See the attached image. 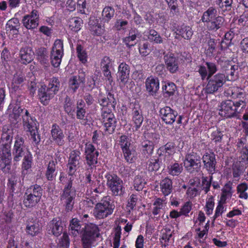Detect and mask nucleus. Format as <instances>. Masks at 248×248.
Instances as JSON below:
<instances>
[{"instance_id": "5701e85b", "label": "nucleus", "mask_w": 248, "mask_h": 248, "mask_svg": "<svg viewBox=\"0 0 248 248\" xmlns=\"http://www.w3.org/2000/svg\"><path fill=\"white\" fill-rule=\"evenodd\" d=\"M52 139L59 145L62 146L64 143V135L60 126L56 124H53L51 130Z\"/></svg>"}, {"instance_id": "aec40b11", "label": "nucleus", "mask_w": 248, "mask_h": 248, "mask_svg": "<svg viewBox=\"0 0 248 248\" xmlns=\"http://www.w3.org/2000/svg\"><path fill=\"white\" fill-rule=\"evenodd\" d=\"M34 53L31 47L29 46L22 47L19 52V62L23 64L31 63L34 58Z\"/></svg>"}, {"instance_id": "dca6fc26", "label": "nucleus", "mask_w": 248, "mask_h": 248, "mask_svg": "<svg viewBox=\"0 0 248 248\" xmlns=\"http://www.w3.org/2000/svg\"><path fill=\"white\" fill-rule=\"evenodd\" d=\"M65 227V222L60 218H55L50 221L47 225V229L49 234L59 236L63 231Z\"/></svg>"}, {"instance_id": "4c0bfd02", "label": "nucleus", "mask_w": 248, "mask_h": 248, "mask_svg": "<svg viewBox=\"0 0 248 248\" xmlns=\"http://www.w3.org/2000/svg\"><path fill=\"white\" fill-rule=\"evenodd\" d=\"M57 164L56 160H51L49 162L47 165L45 176L48 181H53L56 176V165Z\"/></svg>"}, {"instance_id": "58836bf2", "label": "nucleus", "mask_w": 248, "mask_h": 248, "mask_svg": "<svg viewBox=\"0 0 248 248\" xmlns=\"http://www.w3.org/2000/svg\"><path fill=\"white\" fill-rule=\"evenodd\" d=\"M38 60L42 64L46 65L48 63V53L46 48L41 47L36 52Z\"/></svg>"}, {"instance_id": "a878e982", "label": "nucleus", "mask_w": 248, "mask_h": 248, "mask_svg": "<svg viewBox=\"0 0 248 248\" xmlns=\"http://www.w3.org/2000/svg\"><path fill=\"white\" fill-rule=\"evenodd\" d=\"M224 70L226 74V78L231 81L237 78L238 74V66L237 65H232L228 62L224 63Z\"/></svg>"}, {"instance_id": "f257e3e1", "label": "nucleus", "mask_w": 248, "mask_h": 248, "mask_svg": "<svg viewBox=\"0 0 248 248\" xmlns=\"http://www.w3.org/2000/svg\"><path fill=\"white\" fill-rule=\"evenodd\" d=\"M60 83L58 78H53L47 86H42L38 90V96L44 106L48 105L59 90Z\"/></svg>"}, {"instance_id": "c756f323", "label": "nucleus", "mask_w": 248, "mask_h": 248, "mask_svg": "<svg viewBox=\"0 0 248 248\" xmlns=\"http://www.w3.org/2000/svg\"><path fill=\"white\" fill-rule=\"evenodd\" d=\"M132 120L134 122L136 129H139L143 121V117L142 113V110L140 107H135L132 112Z\"/></svg>"}, {"instance_id": "6e6552de", "label": "nucleus", "mask_w": 248, "mask_h": 248, "mask_svg": "<svg viewBox=\"0 0 248 248\" xmlns=\"http://www.w3.org/2000/svg\"><path fill=\"white\" fill-rule=\"evenodd\" d=\"M219 114L226 118H239L240 111L237 109L234 102L231 100L223 101L219 106Z\"/></svg>"}, {"instance_id": "5fc2aeb1", "label": "nucleus", "mask_w": 248, "mask_h": 248, "mask_svg": "<svg viewBox=\"0 0 248 248\" xmlns=\"http://www.w3.org/2000/svg\"><path fill=\"white\" fill-rule=\"evenodd\" d=\"M28 190H29V194L35 196L40 200H41L43 194V189L40 186L38 185L32 186Z\"/></svg>"}, {"instance_id": "680f3d73", "label": "nucleus", "mask_w": 248, "mask_h": 248, "mask_svg": "<svg viewBox=\"0 0 248 248\" xmlns=\"http://www.w3.org/2000/svg\"><path fill=\"white\" fill-rule=\"evenodd\" d=\"M202 189L205 193H207L210 190V187L211 185V181L213 179L212 176H210L209 179L207 177H202Z\"/></svg>"}, {"instance_id": "7ed1b4c3", "label": "nucleus", "mask_w": 248, "mask_h": 248, "mask_svg": "<svg viewBox=\"0 0 248 248\" xmlns=\"http://www.w3.org/2000/svg\"><path fill=\"white\" fill-rule=\"evenodd\" d=\"M107 180V186L114 196H122L125 193L122 179L116 174L108 172L105 176Z\"/></svg>"}, {"instance_id": "bf43d9fd", "label": "nucleus", "mask_w": 248, "mask_h": 248, "mask_svg": "<svg viewBox=\"0 0 248 248\" xmlns=\"http://www.w3.org/2000/svg\"><path fill=\"white\" fill-rule=\"evenodd\" d=\"M77 52L78 57L82 63H84L87 62V53L86 51L83 49V47L78 45L77 46Z\"/></svg>"}, {"instance_id": "c9c22d12", "label": "nucleus", "mask_w": 248, "mask_h": 248, "mask_svg": "<svg viewBox=\"0 0 248 248\" xmlns=\"http://www.w3.org/2000/svg\"><path fill=\"white\" fill-rule=\"evenodd\" d=\"M217 16V10L216 8L210 7L202 15L201 20L202 22L205 23V24L209 23Z\"/></svg>"}, {"instance_id": "f03ea898", "label": "nucleus", "mask_w": 248, "mask_h": 248, "mask_svg": "<svg viewBox=\"0 0 248 248\" xmlns=\"http://www.w3.org/2000/svg\"><path fill=\"white\" fill-rule=\"evenodd\" d=\"M115 208L114 201L109 196H106L100 202L96 204L93 209V215L97 219L105 218L113 213Z\"/></svg>"}, {"instance_id": "ea45409f", "label": "nucleus", "mask_w": 248, "mask_h": 248, "mask_svg": "<svg viewBox=\"0 0 248 248\" xmlns=\"http://www.w3.org/2000/svg\"><path fill=\"white\" fill-rule=\"evenodd\" d=\"M162 165V162L160 158H150L147 162V168L149 171L158 170Z\"/></svg>"}, {"instance_id": "774afa93", "label": "nucleus", "mask_w": 248, "mask_h": 248, "mask_svg": "<svg viewBox=\"0 0 248 248\" xmlns=\"http://www.w3.org/2000/svg\"><path fill=\"white\" fill-rule=\"evenodd\" d=\"M149 46L150 44L148 42L140 46L139 48L140 53L143 56L148 55L151 52Z\"/></svg>"}, {"instance_id": "393cba45", "label": "nucleus", "mask_w": 248, "mask_h": 248, "mask_svg": "<svg viewBox=\"0 0 248 248\" xmlns=\"http://www.w3.org/2000/svg\"><path fill=\"white\" fill-rule=\"evenodd\" d=\"M26 80L24 74L21 72H16L13 76L11 83V89L15 92L20 89L23 83Z\"/></svg>"}, {"instance_id": "603ef678", "label": "nucleus", "mask_w": 248, "mask_h": 248, "mask_svg": "<svg viewBox=\"0 0 248 248\" xmlns=\"http://www.w3.org/2000/svg\"><path fill=\"white\" fill-rule=\"evenodd\" d=\"M172 232L169 228H166L161 230L160 239L164 241V247L168 246L170 238L171 237Z\"/></svg>"}, {"instance_id": "2eb2a0df", "label": "nucleus", "mask_w": 248, "mask_h": 248, "mask_svg": "<svg viewBox=\"0 0 248 248\" xmlns=\"http://www.w3.org/2000/svg\"><path fill=\"white\" fill-rule=\"evenodd\" d=\"M203 168L210 174L216 172L217 161L215 154L213 152L206 153L202 156Z\"/></svg>"}, {"instance_id": "13d9d810", "label": "nucleus", "mask_w": 248, "mask_h": 248, "mask_svg": "<svg viewBox=\"0 0 248 248\" xmlns=\"http://www.w3.org/2000/svg\"><path fill=\"white\" fill-rule=\"evenodd\" d=\"M25 110L23 108H22L20 106L18 105H16L13 109V112L10 116L12 118L11 119H13L16 121H17L19 119L21 114L24 112Z\"/></svg>"}, {"instance_id": "338daca9", "label": "nucleus", "mask_w": 248, "mask_h": 248, "mask_svg": "<svg viewBox=\"0 0 248 248\" xmlns=\"http://www.w3.org/2000/svg\"><path fill=\"white\" fill-rule=\"evenodd\" d=\"M120 227H117L115 232V236L113 241V248H118L120 245V240L121 234Z\"/></svg>"}, {"instance_id": "6ab92c4d", "label": "nucleus", "mask_w": 248, "mask_h": 248, "mask_svg": "<svg viewBox=\"0 0 248 248\" xmlns=\"http://www.w3.org/2000/svg\"><path fill=\"white\" fill-rule=\"evenodd\" d=\"M130 73L129 66L125 62H122L118 66L117 78L120 84L124 86L128 82Z\"/></svg>"}, {"instance_id": "72a5a7b5", "label": "nucleus", "mask_w": 248, "mask_h": 248, "mask_svg": "<svg viewBox=\"0 0 248 248\" xmlns=\"http://www.w3.org/2000/svg\"><path fill=\"white\" fill-rule=\"evenodd\" d=\"M85 103L82 99H79L76 103V117L78 120H85L86 110Z\"/></svg>"}, {"instance_id": "c03bdc74", "label": "nucleus", "mask_w": 248, "mask_h": 248, "mask_svg": "<svg viewBox=\"0 0 248 248\" xmlns=\"http://www.w3.org/2000/svg\"><path fill=\"white\" fill-rule=\"evenodd\" d=\"M176 86L172 82L165 83L162 86V93L163 96L168 98L174 94L176 90Z\"/></svg>"}, {"instance_id": "f704fd0d", "label": "nucleus", "mask_w": 248, "mask_h": 248, "mask_svg": "<svg viewBox=\"0 0 248 248\" xmlns=\"http://www.w3.org/2000/svg\"><path fill=\"white\" fill-rule=\"evenodd\" d=\"M76 107H75V103L71 98L66 95L64 99L63 109L64 111L69 116H72L74 112L75 111Z\"/></svg>"}, {"instance_id": "a211bd4d", "label": "nucleus", "mask_w": 248, "mask_h": 248, "mask_svg": "<svg viewBox=\"0 0 248 248\" xmlns=\"http://www.w3.org/2000/svg\"><path fill=\"white\" fill-rule=\"evenodd\" d=\"M177 115L178 113L176 111L168 106L163 107L159 110L160 117L162 121L168 124H172L175 121Z\"/></svg>"}, {"instance_id": "0e129e2a", "label": "nucleus", "mask_w": 248, "mask_h": 248, "mask_svg": "<svg viewBox=\"0 0 248 248\" xmlns=\"http://www.w3.org/2000/svg\"><path fill=\"white\" fill-rule=\"evenodd\" d=\"M208 36V40L207 41L208 48L206 50V54L208 55H212L215 50L216 43L215 42V39L211 38L210 35Z\"/></svg>"}, {"instance_id": "ddd939ff", "label": "nucleus", "mask_w": 248, "mask_h": 248, "mask_svg": "<svg viewBox=\"0 0 248 248\" xmlns=\"http://www.w3.org/2000/svg\"><path fill=\"white\" fill-rule=\"evenodd\" d=\"M84 155L87 164L92 169L96 167L97 163V157L99 155L98 151L95 150L94 146L91 144H86L85 148Z\"/></svg>"}, {"instance_id": "09e8293b", "label": "nucleus", "mask_w": 248, "mask_h": 248, "mask_svg": "<svg viewBox=\"0 0 248 248\" xmlns=\"http://www.w3.org/2000/svg\"><path fill=\"white\" fill-rule=\"evenodd\" d=\"M114 9L110 6L105 7L102 12V21L104 22H108L113 17L114 15Z\"/></svg>"}, {"instance_id": "a19ab883", "label": "nucleus", "mask_w": 248, "mask_h": 248, "mask_svg": "<svg viewBox=\"0 0 248 248\" xmlns=\"http://www.w3.org/2000/svg\"><path fill=\"white\" fill-rule=\"evenodd\" d=\"M154 149V143L150 140L143 141L141 143V150L144 155L148 156L152 154Z\"/></svg>"}, {"instance_id": "37998d69", "label": "nucleus", "mask_w": 248, "mask_h": 248, "mask_svg": "<svg viewBox=\"0 0 248 248\" xmlns=\"http://www.w3.org/2000/svg\"><path fill=\"white\" fill-rule=\"evenodd\" d=\"M19 27L20 23L17 18H13L9 20L6 24V29H8L10 31H12L14 34L19 33Z\"/></svg>"}, {"instance_id": "f8f14e48", "label": "nucleus", "mask_w": 248, "mask_h": 248, "mask_svg": "<svg viewBox=\"0 0 248 248\" xmlns=\"http://www.w3.org/2000/svg\"><path fill=\"white\" fill-rule=\"evenodd\" d=\"M15 142L13 149V155L14 161H19L21 157L27 153V148L25 145V139L19 135L15 137Z\"/></svg>"}, {"instance_id": "69168bd1", "label": "nucleus", "mask_w": 248, "mask_h": 248, "mask_svg": "<svg viewBox=\"0 0 248 248\" xmlns=\"http://www.w3.org/2000/svg\"><path fill=\"white\" fill-rule=\"evenodd\" d=\"M29 132L30 133L31 139L34 142L35 144H39L41 141V138L40 135L39 134L38 132L37 128L36 127V128H35V129H32Z\"/></svg>"}, {"instance_id": "052dcab7", "label": "nucleus", "mask_w": 248, "mask_h": 248, "mask_svg": "<svg viewBox=\"0 0 248 248\" xmlns=\"http://www.w3.org/2000/svg\"><path fill=\"white\" fill-rule=\"evenodd\" d=\"M232 184L229 183L226 184L222 189V195H221V200L225 201L227 196L231 197L232 192Z\"/></svg>"}, {"instance_id": "9b49d317", "label": "nucleus", "mask_w": 248, "mask_h": 248, "mask_svg": "<svg viewBox=\"0 0 248 248\" xmlns=\"http://www.w3.org/2000/svg\"><path fill=\"white\" fill-rule=\"evenodd\" d=\"M101 117L105 131L109 134L113 133L117 124V120L114 114L109 109H103L102 111Z\"/></svg>"}, {"instance_id": "a18cd8bd", "label": "nucleus", "mask_w": 248, "mask_h": 248, "mask_svg": "<svg viewBox=\"0 0 248 248\" xmlns=\"http://www.w3.org/2000/svg\"><path fill=\"white\" fill-rule=\"evenodd\" d=\"M40 229L41 227L37 222H28L26 226V232L28 234L32 236L36 235L39 233Z\"/></svg>"}, {"instance_id": "9d476101", "label": "nucleus", "mask_w": 248, "mask_h": 248, "mask_svg": "<svg viewBox=\"0 0 248 248\" xmlns=\"http://www.w3.org/2000/svg\"><path fill=\"white\" fill-rule=\"evenodd\" d=\"M100 235L99 228L97 225L90 223L85 226L81 237L82 242L93 244L96 238Z\"/></svg>"}, {"instance_id": "8fccbe9b", "label": "nucleus", "mask_w": 248, "mask_h": 248, "mask_svg": "<svg viewBox=\"0 0 248 248\" xmlns=\"http://www.w3.org/2000/svg\"><path fill=\"white\" fill-rule=\"evenodd\" d=\"M168 172L172 176H178L183 170L182 164L177 162L170 164L168 167Z\"/></svg>"}, {"instance_id": "423d86ee", "label": "nucleus", "mask_w": 248, "mask_h": 248, "mask_svg": "<svg viewBox=\"0 0 248 248\" xmlns=\"http://www.w3.org/2000/svg\"><path fill=\"white\" fill-rule=\"evenodd\" d=\"M11 144L5 142L0 146V168L4 173H8L11 165Z\"/></svg>"}, {"instance_id": "79ce46f5", "label": "nucleus", "mask_w": 248, "mask_h": 248, "mask_svg": "<svg viewBox=\"0 0 248 248\" xmlns=\"http://www.w3.org/2000/svg\"><path fill=\"white\" fill-rule=\"evenodd\" d=\"M68 24L72 31L77 32L81 29L83 20L79 17H74L69 19Z\"/></svg>"}, {"instance_id": "e433bc0d", "label": "nucleus", "mask_w": 248, "mask_h": 248, "mask_svg": "<svg viewBox=\"0 0 248 248\" xmlns=\"http://www.w3.org/2000/svg\"><path fill=\"white\" fill-rule=\"evenodd\" d=\"M161 191L164 196L169 195L172 191V181L168 178H165L160 183Z\"/></svg>"}, {"instance_id": "1a4fd4ad", "label": "nucleus", "mask_w": 248, "mask_h": 248, "mask_svg": "<svg viewBox=\"0 0 248 248\" xmlns=\"http://www.w3.org/2000/svg\"><path fill=\"white\" fill-rule=\"evenodd\" d=\"M63 55V41L61 39H57L54 42L50 54L51 62L54 67H58L60 65Z\"/></svg>"}, {"instance_id": "864d4df0", "label": "nucleus", "mask_w": 248, "mask_h": 248, "mask_svg": "<svg viewBox=\"0 0 248 248\" xmlns=\"http://www.w3.org/2000/svg\"><path fill=\"white\" fill-rule=\"evenodd\" d=\"M23 156L22 167L31 169L32 164V156L31 153L29 150H27L26 154Z\"/></svg>"}, {"instance_id": "de8ad7c7", "label": "nucleus", "mask_w": 248, "mask_h": 248, "mask_svg": "<svg viewBox=\"0 0 248 248\" xmlns=\"http://www.w3.org/2000/svg\"><path fill=\"white\" fill-rule=\"evenodd\" d=\"M23 26L28 30H33L37 27L39 21L29 18V16H23L22 19Z\"/></svg>"}, {"instance_id": "f3484780", "label": "nucleus", "mask_w": 248, "mask_h": 248, "mask_svg": "<svg viewBox=\"0 0 248 248\" xmlns=\"http://www.w3.org/2000/svg\"><path fill=\"white\" fill-rule=\"evenodd\" d=\"M163 59L167 69L170 73H175L179 70V59L173 54L168 53L164 54Z\"/></svg>"}, {"instance_id": "0eeeda50", "label": "nucleus", "mask_w": 248, "mask_h": 248, "mask_svg": "<svg viewBox=\"0 0 248 248\" xmlns=\"http://www.w3.org/2000/svg\"><path fill=\"white\" fill-rule=\"evenodd\" d=\"M208 83L205 88V92L211 94L217 92L226 82V76L224 74L217 73L208 78Z\"/></svg>"}, {"instance_id": "412c9836", "label": "nucleus", "mask_w": 248, "mask_h": 248, "mask_svg": "<svg viewBox=\"0 0 248 248\" xmlns=\"http://www.w3.org/2000/svg\"><path fill=\"white\" fill-rule=\"evenodd\" d=\"M145 87L146 91L150 95H156L159 88L158 79L152 77L148 78L145 81Z\"/></svg>"}, {"instance_id": "3c124183", "label": "nucleus", "mask_w": 248, "mask_h": 248, "mask_svg": "<svg viewBox=\"0 0 248 248\" xmlns=\"http://www.w3.org/2000/svg\"><path fill=\"white\" fill-rule=\"evenodd\" d=\"M148 38L150 41L154 42L156 44H162L163 42V38L160 34L153 29L149 30Z\"/></svg>"}, {"instance_id": "4be33fe9", "label": "nucleus", "mask_w": 248, "mask_h": 248, "mask_svg": "<svg viewBox=\"0 0 248 248\" xmlns=\"http://www.w3.org/2000/svg\"><path fill=\"white\" fill-rule=\"evenodd\" d=\"M89 30L93 35L100 36L105 32V27L99 23V20L95 18H90L88 22Z\"/></svg>"}, {"instance_id": "cd10ccee", "label": "nucleus", "mask_w": 248, "mask_h": 248, "mask_svg": "<svg viewBox=\"0 0 248 248\" xmlns=\"http://www.w3.org/2000/svg\"><path fill=\"white\" fill-rule=\"evenodd\" d=\"M224 18L221 16H217L207 24L205 25L208 31H216L224 26Z\"/></svg>"}, {"instance_id": "20e7f679", "label": "nucleus", "mask_w": 248, "mask_h": 248, "mask_svg": "<svg viewBox=\"0 0 248 248\" xmlns=\"http://www.w3.org/2000/svg\"><path fill=\"white\" fill-rule=\"evenodd\" d=\"M201 155L193 151L188 153L184 160V166L186 170L190 173L199 172L201 168Z\"/></svg>"}, {"instance_id": "39448f33", "label": "nucleus", "mask_w": 248, "mask_h": 248, "mask_svg": "<svg viewBox=\"0 0 248 248\" xmlns=\"http://www.w3.org/2000/svg\"><path fill=\"white\" fill-rule=\"evenodd\" d=\"M75 197L76 190L73 187V179L70 178L65 186L62 190V193L61 195V200L64 201L65 210L67 212L72 210Z\"/></svg>"}, {"instance_id": "b1692460", "label": "nucleus", "mask_w": 248, "mask_h": 248, "mask_svg": "<svg viewBox=\"0 0 248 248\" xmlns=\"http://www.w3.org/2000/svg\"><path fill=\"white\" fill-rule=\"evenodd\" d=\"M85 78L82 76L71 77L68 81V89L73 93H76L81 84H84Z\"/></svg>"}, {"instance_id": "7c9ffc66", "label": "nucleus", "mask_w": 248, "mask_h": 248, "mask_svg": "<svg viewBox=\"0 0 248 248\" xmlns=\"http://www.w3.org/2000/svg\"><path fill=\"white\" fill-rule=\"evenodd\" d=\"M175 32L176 34L181 36L183 38L186 40L190 39L193 34L191 28L184 25L178 26L176 28Z\"/></svg>"}, {"instance_id": "49530a36", "label": "nucleus", "mask_w": 248, "mask_h": 248, "mask_svg": "<svg viewBox=\"0 0 248 248\" xmlns=\"http://www.w3.org/2000/svg\"><path fill=\"white\" fill-rule=\"evenodd\" d=\"M159 150L161 151V154L159 155L160 156L164 154L171 155L175 152V144L173 141H169L165 145L160 147Z\"/></svg>"}, {"instance_id": "473e14b6", "label": "nucleus", "mask_w": 248, "mask_h": 248, "mask_svg": "<svg viewBox=\"0 0 248 248\" xmlns=\"http://www.w3.org/2000/svg\"><path fill=\"white\" fill-rule=\"evenodd\" d=\"M29 190H27L23 197V204L28 208H32L35 206L40 201L35 196L29 194Z\"/></svg>"}, {"instance_id": "2f4dec72", "label": "nucleus", "mask_w": 248, "mask_h": 248, "mask_svg": "<svg viewBox=\"0 0 248 248\" xmlns=\"http://www.w3.org/2000/svg\"><path fill=\"white\" fill-rule=\"evenodd\" d=\"M146 184L145 172L141 171L135 177L134 181V188L137 191H141L143 189Z\"/></svg>"}, {"instance_id": "6e6d98bb", "label": "nucleus", "mask_w": 248, "mask_h": 248, "mask_svg": "<svg viewBox=\"0 0 248 248\" xmlns=\"http://www.w3.org/2000/svg\"><path fill=\"white\" fill-rule=\"evenodd\" d=\"M244 171L243 167L239 163L233 164L232 166V173L233 177L238 180L240 176L243 174Z\"/></svg>"}, {"instance_id": "4468645a", "label": "nucleus", "mask_w": 248, "mask_h": 248, "mask_svg": "<svg viewBox=\"0 0 248 248\" xmlns=\"http://www.w3.org/2000/svg\"><path fill=\"white\" fill-rule=\"evenodd\" d=\"M80 153L78 150H73L69 154L67 164V173L69 175L73 176L77 171L80 160Z\"/></svg>"}, {"instance_id": "bb28decb", "label": "nucleus", "mask_w": 248, "mask_h": 248, "mask_svg": "<svg viewBox=\"0 0 248 248\" xmlns=\"http://www.w3.org/2000/svg\"><path fill=\"white\" fill-rule=\"evenodd\" d=\"M18 133V129L16 127L12 126H9L7 128L4 127L3 129L1 139L5 140L6 142L12 144L14 136L19 135Z\"/></svg>"}, {"instance_id": "4d7b16f0", "label": "nucleus", "mask_w": 248, "mask_h": 248, "mask_svg": "<svg viewBox=\"0 0 248 248\" xmlns=\"http://www.w3.org/2000/svg\"><path fill=\"white\" fill-rule=\"evenodd\" d=\"M69 236L66 233L63 232L62 236L59 240L57 248H69Z\"/></svg>"}, {"instance_id": "e2e57ef3", "label": "nucleus", "mask_w": 248, "mask_h": 248, "mask_svg": "<svg viewBox=\"0 0 248 248\" xmlns=\"http://www.w3.org/2000/svg\"><path fill=\"white\" fill-rule=\"evenodd\" d=\"M205 65L206 66L208 72V78L215 75L214 74L217 71V68L216 64L212 62H206Z\"/></svg>"}, {"instance_id": "c85d7f7f", "label": "nucleus", "mask_w": 248, "mask_h": 248, "mask_svg": "<svg viewBox=\"0 0 248 248\" xmlns=\"http://www.w3.org/2000/svg\"><path fill=\"white\" fill-rule=\"evenodd\" d=\"M23 124L24 126L27 129L28 131H30L32 129L36 128V122L30 115L29 111L25 110V114L22 115Z\"/></svg>"}]
</instances>
